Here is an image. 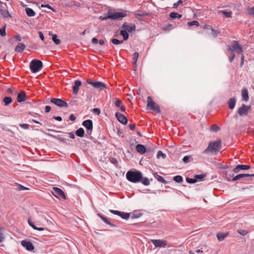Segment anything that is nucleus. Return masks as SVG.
I'll use <instances>...</instances> for the list:
<instances>
[{"mask_svg": "<svg viewBox=\"0 0 254 254\" xmlns=\"http://www.w3.org/2000/svg\"><path fill=\"white\" fill-rule=\"evenodd\" d=\"M127 180L133 183L141 182L144 186H149L150 182L148 178L143 177L142 173L139 171H128L126 174Z\"/></svg>", "mask_w": 254, "mask_h": 254, "instance_id": "nucleus-1", "label": "nucleus"}, {"mask_svg": "<svg viewBox=\"0 0 254 254\" xmlns=\"http://www.w3.org/2000/svg\"><path fill=\"white\" fill-rule=\"evenodd\" d=\"M221 148V141L218 140L215 141L210 142L207 148L203 151V153H208L209 152H213L219 151Z\"/></svg>", "mask_w": 254, "mask_h": 254, "instance_id": "nucleus-2", "label": "nucleus"}, {"mask_svg": "<svg viewBox=\"0 0 254 254\" xmlns=\"http://www.w3.org/2000/svg\"><path fill=\"white\" fill-rule=\"evenodd\" d=\"M146 109L152 111H154L158 113H160L161 110L160 107L152 99L150 96L147 98Z\"/></svg>", "mask_w": 254, "mask_h": 254, "instance_id": "nucleus-3", "label": "nucleus"}, {"mask_svg": "<svg viewBox=\"0 0 254 254\" xmlns=\"http://www.w3.org/2000/svg\"><path fill=\"white\" fill-rule=\"evenodd\" d=\"M43 66L42 62L38 60H33L30 64V68L32 72L35 73L41 70Z\"/></svg>", "mask_w": 254, "mask_h": 254, "instance_id": "nucleus-4", "label": "nucleus"}, {"mask_svg": "<svg viewBox=\"0 0 254 254\" xmlns=\"http://www.w3.org/2000/svg\"><path fill=\"white\" fill-rule=\"evenodd\" d=\"M53 190V191H52V193L55 197L60 199H66L64 192L61 189L57 187H54Z\"/></svg>", "mask_w": 254, "mask_h": 254, "instance_id": "nucleus-5", "label": "nucleus"}, {"mask_svg": "<svg viewBox=\"0 0 254 254\" xmlns=\"http://www.w3.org/2000/svg\"><path fill=\"white\" fill-rule=\"evenodd\" d=\"M251 111V106H246L245 104H242V106L238 108V113L241 116H247Z\"/></svg>", "mask_w": 254, "mask_h": 254, "instance_id": "nucleus-6", "label": "nucleus"}, {"mask_svg": "<svg viewBox=\"0 0 254 254\" xmlns=\"http://www.w3.org/2000/svg\"><path fill=\"white\" fill-rule=\"evenodd\" d=\"M126 16V14L122 12H110L108 14V17L112 19H120Z\"/></svg>", "mask_w": 254, "mask_h": 254, "instance_id": "nucleus-7", "label": "nucleus"}, {"mask_svg": "<svg viewBox=\"0 0 254 254\" xmlns=\"http://www.w3.org/2000/svg\"><path fill=\"white\" fill-rule=\"evenodd\" d=\"M228 50L230 51H234L238 54H240L243 51V48L237 41H234L233 45L228 47Z\"/></svg>", "mask_w": 254, "mask_h": 254, "instance_id": "nucleus-8", "label": "nucleus"}, {"mask_svg": "<svg viewBox=\"0 0 254 254\" xmlns=\"http://www.w3.org/2000/svg\"><path fill=\"white\" fill-rule=\"evenodd\" d=\"M51 102L60 107H67L68 105L66 102L59 98H52Z\"/></svg>", "mask_w": 254, "mask_h": 254, "instance_id": "nucleus-9", "label": "nucleus"}, {"mask_svg": "<svg viewBox=\"0 0 254 254\" xmlns=\"http://www.w3.org/2000/svg\"><path fill=\"white\" fill-rule=\"evenodd\" d=\"M152 243L155 247L165 248L167 245L166 241L162 240H150Z\"/></svg>", "mask_w": 254, "mask_h": 254, "instance_id": "nucleus-10", "label": "nucleus"}, {"mask_svg": "<svg viewBox=\"0 0 254 254\" xmlns=\"http://www.w3.org/2000/svg\"><path fill=\"white\" fill-rule=\"evenodd\" d=\"M122 27L125 29V30L128 32H132L135 30L136 26L133 23L128 24L127 22H125L122 26Z\"/></svg>", "mask_w": 254, "mask_h": 254, "instance_id": "nucleus-11", "label": "nucleus"}, {"mask_svg": "<svg viewBox=\"0 0 254 254\" xmlns=\"http://www.w3.org/2000/svg\"><path fill=\"white\" fill-rule=\"evenodd\" d=\"M110 212L114 214H116L120 216L123 219L127 220L130 217V214L128 213H125L124 212L119 211L118 210H110Z\"/></svg>", "mask_w": 254, "mask_h": 254, "instance_id": "nucleus-12", "label": "nucleus"}, {"mask_svg": "<svg viewBox=\"0 0 254 254\" xmlns=\"http://www.w3.org/2000/svg\"><path fill=\"white\" fill-rule=\"evenodd\" d=\"M248 177H250V176L248 174H240L234 176L232 179H231L230 178H228L227 176L226 178L229 182H235L243 178H247V179H248Z\"/></svg>", "mask_w": 254, "mask_h": 254, "instance_id": "nucleus-13", "label": "nucleus"}, {"mask_svg": "<svg viewBox=\"0 0 254 254\" xmlns=\"http://www.w3.org/2000/svg\"><path fill=\"white\" fill-rule=\"evenodd\" d=\"M21 244L23 247H25L29 251H32L34 249V247L31 242L23 240L21 242Z\"/></svg>", "mask_w": 254, "mask_h": 254, "instance_id": "nucleus-14", "label": "nucleus"}, {"mask_svg": "<svg viewBox=\"0 0 254 254\" xmlns=\"http://www.w3.org/2000/svg\"><path fill=\"white\" fill-rule=\"evenodd\" d=\"M115 115L119 122L125 125L127 124V120L124 115L118 112H117Z\"/></svg>", "mask_w": 254, "mask_h": 254, "instance_id": "nucleus-15", "label": "nucleus"}, {"mask_svg": "<svg viewBox=\"0 0 254 254\" xmlns=\"http://www.w3.org/2000/svg\"><path fill=\"white\" fill-rule=\"evenodd\" d=\"M82 125L88 130L90 131L91 134L92 129L93 128L92 121L90 120H87L83 122Z\"/></svg>", "mask_w": 254, "mask_h": 254, "instance_id": "nucleus-16", "label": "nucleus"}, {"mask_svg": "<svg viewBox=\"0 0 254 254\" xmlns=\"http://www.w3.org/2000/svg\"><path fill=\"white\" fill-rule=\"evenodd\" d=\"M81 82L80 80H76L74 81V85L72 86L73 92L77 94L79 91V87L81 85Z\"/></svg>", "mask_w": 254, "mask_h": 254, "instance_id": "nucleus-17", "label": "nucleus"}, {"mask_svg": "<svg viewBox=\"0 0 254 254\" xmlns=\"http://www.w3.org/2000/svg\"><path fill=\"white\" fill-rule=\"evenodd\" d=\"M26 46L24 44L19 43L15 48V51L17 53H21L25 49Z\"/></svg>", "mask_w": 254, "mask_h": 254, "instance_id": "nucleus-18", "label": "nucleus"}, {"mask_svg": "<svg viewBox=\"0 0 254 254\" xmlns=\"http://www.w3.org/2000/svg\"><path fill=\"white\" fill-rule=\"evenodd\" d=\"M25 92L23 91H20L17 95V101L20 103L25 101Z\"/></svg>", "mask_w": 254, "mask_h": 254, "instance_id": "nucleus-19", "label": "nucleus"}, {"mask_svg": "<svg viewBox=\"0 0 254 254\" xmlns=\"http://www.w3.org/2000/svg\"><path fill=\"white\" fill-rule=\"evenodd\" d=\"M242 99L245 101H247L249 100V97L248 94V90L244 88L242 89Z\"/></svg>", "mask_w": 254, "mask_h": 254, "instance_id": "nucleus-20", "label": "nucleus"}, {"mask_svg": "<svg viewBox=\"0 0 254 254\" xmlns=\"http://www.w3.org/2000/svg\"><path fill=\"white\" fill-rule=\"evenodd\" d=\"M229 232L227 233H217L216 234L217 238L219 241H222L225 239L228 235Z\"/></svg>", "mask_w": 254, "mask_h": 254, "instance_id": "nucleus-21", "label": "nucleus"}, {"mask_svg": "<svg viewBox=\"0 0 254 254\" xmlns=\"http://www.w3.org/2000/svg\"><path fill=\"white\" fill-rule=\"evenodd\" d=\"M136 151L141 154L144 153L146 151V148L145 146L141 144H137L136 146Z\"/></svg>", "mask_w": 254, "mask_h": 254, "instance_id": "nucleus-22", "label": "nucleus"}, {"mask_svg": "<svg viewBox=\"0 0 254 254\" xmlns=\"http://www.w3.org/2000/svg\"><path fill=\"white\" fill-rule=\"evenodd\" d=\"M228 107L230 109L234 108L236 104V99L235 98H231L228 101Z\"/></svg>", "mask_w": 254, "mask_h": 254, "instance_id": "nucleus-23", "label": "nucleus"}, {"mask_svg": "<svg viewBox=\"0 0 254 254\" xmlns=\"http://www.w3.org/2000/svg\"><path fill=\"white\" fill-rule=\"evenodd\" d=\"M154 176L158 182L164 184H167V182L162 176L159 175L157 173H154Z\"/></svg>", "mask_w": 254, "mask_h": 254, "instance_id": "nucleus-24", "label": "nucleus"}, {"mask_svg": "<svg viewBox=\"0 0 254 254\" xmlns=\"http://www.w3.org/2000/svg\"><path fill=\"white\" fill-rule=\"evenodd\" d=\"M95 88L99 89L100 90H103L106 88V85L104 82L97 81Z\"/></svg>", "mask_w": 254, "mask_h": 254, "instance_id": "nucleus-25", "label": "nucleus"}, {"mask_svg": "<svg viewBox=\"0 0 254 254\" xmlns=\"http://www.w3.org/2000/svg\"><path fill=\"white\" fill-rule=\"evenodd\" d=\"M25 11H26V14L29 17H33V16H34L35 15V12L31 8H29V7L26 8Z\"/></svg>", "mask_w": 254, "mask_h": 254, "instance_id": "nucleus-26", "label": "nucleus"}, {"mask_svg": "<svg viewBox=\"0 0 254 254\" xmlns=\"http://www.w3.org/2000/svg\"><path fill=\"white\" fill-rule=\"evenodd\" d=\"M28 222L29 225L31 227H32L35 230H38V231H43V230H45V229L43 227H36L33 224V223L32 221H31L29 219L28 220Z\"/></svg>", "mask_w": 254, "mask_h": 254, "instance_id": "nucleus-27", "label": "nucleus"}, {"mask_svg": "<svg viewBox=\"0 0 254 254\" xmlns=\"http://www.w3.org/2000/svg\"><path fill=\"white\" fill-rule=\"evenodd\" d=\"M75 134L78 136L83 137L84 134V130L82 128L80 127L76 131Z\"/></svg>", "mask_w": 254, "mask_h": 254, "instance_id": "nucleus-28", "label": "nucleus"}, {"mask_svg": "<svg viewBox=\"0 0 254 254\" xmlns=\"http://www.w3.org/2000/svg\"><path fill=\"white\" fill-rule=\"evenodd\" d=\"M182 15L181 14H179L177 12H172L170 14V17L173 19L178 18H181Z\"/></svg>", "mask_w": 254, "mask_h": 254, "instance_id": "nucleus-29", "label": "nucleus"}, {"mask_svg": "<svg viewBox=\"0 0 254 254\" xmlns=\"http://www.w3.org/2000/svg\"><path fill=\"white\" fill-rule=\"evenodd\" d=\"M120 34L123 37L124 40H127L128 39V34H127L126 30H121L120 32Z\"/></svg>", "mask_w": 254, "mask_h": 254, "instance_id": "nucleus-30", "label": "nucleus"}, {"mask_svg": "<svg viewBox=\"0 0 254 254\" xmlns=\"http://www.w3.org/2000/svg\"><path fill=\"white\" fill-rule=\"evenodd\" d=\"M220 13H222L223 15L226 17H231L232 12L231 11H226L225 10H221L220 11Z\"/></svg>", "mask_w": 254, "mask_h": 254, "instance_id": "nucleus-31", "label": "nucleus"}, {"mask_svg": "<svg viewBox=\"0 0 254 254\" xmlns=\"http://www.w3.org/2000/svg\"><path fill=\"white\" fill-rule=\"evenodd\" d=\"M3 228L0 225V242H2L4 240V235L3 234Z\"/></svg>", "mask_w": 254, "mask_h": 254, "instance_id": "nucleus-32", "label": "nucleus"}, {"mask_svg": "<svg viewBox=\"0 0 254 254\" xmlns=\"http://www.w3.org/2000/svg\"><path fill=\"white\" fill-rule=\"evenodd\" d=\"M206 177L205 175L204 174H199L196 175L194 176V178L195 179L196 182L198 181L202 180Z\"/></svg>", "mask_w": 254, "mask_h": 254, "instance_id": "nucleus-33", "label": "nucleus"}, {"mask_svg": "<svg viewBox=\"0 0 254 254\" xmlns=\"http://www.w3.org/2000/svg\"><path fill=\"white\" fill-rule=\"evenodd\" d=\"M12 101V99L10 97H5L3 98V102L5 106H7L9 104L11 103Z\"/></svg>", "mask_w": 254, "mask_h": 254, "instance_id": "nucleus-34", "label": "nucleus"}, {"mask_svg": "<svg viewBox=\"0 0 254 254\" xmlns=\"http://www.w3.org/2000/svg\"><path fill=\"white\" fill-rule=\"evenodd\" d=\"M58 36L56 34H54L52 36V40L56 45H59L61 43V40L57 38Z\"/></svg>", "mask_w": 254, "mask_h": 254, "instance_id": "nucleus-35", "label": "nucleus"}, {"mask_svg": "<svg viewBox=\"0 0 254 254\" xmlns=\"http://www.w3.org/2000/svg\"><path fill=\"white\" fill-rule=\"evenodd\" d=\"M112 43L114 45H119L122 44L124 42V40H119L117 39L113 38L112 39Z\"/></svg>", "mask_w": 254, "mask_h": 254, "instance_id": "nucleus-36", "label": "nucleus"}, {"mask_svg": "<svg viewBox=\"0 0 254 254\" xmlns=\"http://www.w3.org/2000/svg\"><path fill=\"white\" fill-rule=\"evenodd\" d=\"M247 11L249 15H254V6L252 7H248Z\"/></svg>", "mask_w": 254, "mask_h": 254, "instance_id": "nucleus-37", "label": "nucleus"}, {"mask_svg": "<svg viewBox=\"0 0 254 254\" xmlns=\"http://www.w3.org/2000/svg\"><path fill=\"white\" fill-rule=\"evenodd\" d=\"M173 180L177 183H181L183 181V178L182 176L178 175L174 177Z\"/></svg>", "mask_w": 254, "mask_h": 254, "instance_id": "nucleus-38", "label": "nucleus"}, {"mask_svg": "<svg viewBox=\"0 0 254 254\" xmlns=\"http://www.w3.org/2000/svg\"><path fill=\"white\" fill-rule=\"evenodd\" d=\"M138 57H139V54L137 52H135L133 54V60L134 61L133 64L134 65H135V66L136 65V62H137Z\"/></svg>", "mask_w": 254, "mask_h": 254, "instance_id": "nucleus-39", "label": "nucleus"}, {"mask_svg": "<svg viewBox=\"0 0 254 254\" xmlns=\"http://www.w3.org/2000/svg\"><path fill=\"white\" fill-rule=\"evenodd\" d=\"M188 24L189 26H193L195 25L196 26H198L199 25V23L197 21L194 20L191 22H188Z\"/></svg>", "mask_w": 254, "mask_h": 254, "instance_id": "nucleus-40", "label": "nucleus"}, {"mask_svg": "<svg viewBox=\"0 0 254 254\" xmlns=\"http://www.w3.org/2000/svg\"><path fill=\"white\" fill-rule=\"evenodd\" d=\"M220 129V128L218 126H217V125H213L211 127V128H210V130H212V131H217L218 130H219Z\"/></svg>", "mask_w": 254, "mask_h": 254, "instance_id": "nucleus-41", "label": "nucleus"}, {"mask_svg": "<svg viewBox=\"0 0 254 254\" xmlns=\"http://www.w3.org/2000/svg\"><path fill=\"white\" fill-rule=\"evenodd\" d=\"M238 233L241 235L245 236L248 233V231L243 229H239L237 231Z\"/></svg>", "mask_w": 254, "mask_h": 254, "instance_id": "nucleus-42", "label": "nucleus"}, {"mask_svg": "<svg viewBox=\"0 0 254 254\" xmlns=\"http://www.w3.org/2000/svg\"><path fill=\"white\" fill-rule=\"evenodd\" d=\"M241 170H248L251 168V166L249 165H239Z\"/></svg>", "mask_w": 254, "mask_h": 254, "instance_id": "nucleus-43", "label": "nucleus"}, {"mask_svg": "<svg viewBox=\"0 0 254 254\" xmlns=\"http://www.w3.org/2000/svg\"><path fill=\"white\" fill-rule=\"evenodd\" d=\"M17 186H18L17 190H29V188L24 187L22 185H20V184H18Z\"/></svg>", "mask_w": 254, "mask_h": 254, "instance_id": "nucleus-44", "label": "nucleus"}, {"mask_svg": "<svg viewBox=\"0 0 254 254\" xmlns=\"http://www.w3.org/2000/svg\"><path fill=\"white\" fill-rule=\"evenodd\" d=\"M0 35L1 36H5L6 35L5 26H4L1 29H0Z\"/></svg>", "mask_w": 254, "mask_h": 254, "instance_id": "nucleus-45", "label": "nucleus"}, {"mask_svg": "<svg viewBox=\"0 0 254 254\" xmlns=\"http://www.w3.org/2000/svg\"><path fill=\"white\" fill-rule=\"evenodd\" d=\"M186 181L188 183H190V184H193V183H196V180H195V179L194 178L193 179H191V178H187L186 179Z\"/></svg>", "mask_w": 254, "mask_h": 254, "instance_id": "nucleus-46", "label": "nucleus"}, {"mask_svg": "<svg viewBox=\"0 0 254 254\" xmlns=\"http://www.w3.org/2000/svg\"><path fill=\"white\" fill-rule=\"evenodd\" d=\"M99 216L101 217V218L102 219V220L106 224L111 225V224L110 223V222L108 220V219L105 217L104 216L99 214Z\"/></svg>", "mask_w": 254, "mask_h": 254, "instance_id": "nucleus-47", "label": "nucleus"}, {"mask_svg": "<svg viewBox=\"0 0 254 254\" xmlns=\"http://www.w3.org/2000/svg\"><path fill=\"white\" fill-rule=\"evenodd\" d=\"M116 102H115V105L117 107H120L122 105V102L120 99H115Z\"/></svg>", "mask_w": 254, "mask_h": 254, "instance_id": "nucleus-48", "label": "nucleus"}, {"mask_svg": "<svg viewBox=\"0 0 254 254\" xmlns=\"http://www.w3.org/2000/svg\"><path fill=\"white\" fill-rule=\"evenodd\" d=\"M19 126L25 129H29V125L27 124H21Z\"/></svg>", "mask_w": 254, "mask_h": 254, "instance_id": "nucleus-49", "label": "nucleus"}, {"mask_svg": "<svg viewBox=\"0 0 254 254\" xmlns=\"http://www.w3.org/2000/svg\"><path fill=\"white\" fill-rule=\"evenodd\" d=\"M160 156H161L163 158H165L166 155L165 154L163 153L161 151H159L157 153V157L159 158Z\"/></svg>", "mask_w": 254, "mask_h": 254, "instance_id": "nucleus-50", "label": "nucleus"}, {"mask_svg": "<svg viewBox=\"0 0 254 254\" xmlns=\"http://www.w3.org/2000/svg\"><path fill=\"white\" fill-rule=\"evenodd\" d=\"M182 0H179L177 2L174 3L173 8H177L180 4L182 3Z\"/></svg>", "mask_w": 254, "mask_h": 254, "instance_id": "nucleus-51", "label": "nucleus"}, {"mask_svg": "<svg viewBox=\"0 0 254 254\" xmlns=\"http://www.w3.org/2000/svg\"><path fill=\"white\" fill-rule=\"evenodd\" d=\"M41 7H47L50 9H51L52 10H53V11H55V10H54V9L49 4H41Z\"/></svg>", "mask_w": 254, "mask_h": 254, "instance_id": "nucleus-52", "label": "nucleus"}, {"mask_svg": "<svg viewBox=\"0 0 254 254\" xmlns=\"http://www.w3.org/2000/svg\"><path fill=\"white\" fill-rule=\"evenodd\" d=\"M240 171H241V169H240V168L239 165H237L236 167H235L233 170V172L235 174L238 173L239 172H240Z\"/></svg>", "mask_w": 254, "mask_h": 254, "instance_id": "nucleus-53", "label": "nucleus"}, {"mask_svg": "<svg viewBox=\"0 0 254 254\" xmlns=\"http://www.w3.org/2000/svg\"><path fill=\"white\" fill-rule=\"evenodd\" d=\"M190 158L191 157L190 156H186L183 158V160L184 163H188L190 162Z\"/></svg>", "mask_w": 254, "mask_h": 254, "instance_id": "nucleus-54", "label": "nucleus"}, {"mask_svg": "<svg viewBox=\"0 0 254 254\" xmlns=\"http://www.w3.org/2000/svg\"><path fill=\"white\" fill-rule=\"evenodd\" d=\"M87 83L89 84L92 85L95 88L97 81H91L90 80H87Z\"/></svg>", "mask_w": 254, "mask_h": 254, "instance_id": "nucleus-55", "label": "nucleus"}, {"mask_svg": "<svg viewBox=\"0 0 254 254\" xmlns=\"http://www.w3.org/2000/svg\"><path fill=\"white\" fill-rule=\"evenodd\" d=\"M87 83L89 84L92 85L95 88L97 81H91L90 80H87Z\"/></svg>", "mask_w": 254, "mask_h": 254, "instance_id": "nucleus-56", "label": "nucleus"}, {"mask_svg": "<svg viewBox=\"0 0 254 254\" xmlns=\"http://www.w3.org/2000/svg\"><path fill=\"white\" fill-rule=\"evenodd\" d=\"M211 31H212V35H213V36L214 37H216L219 33V32L218 31L214 30L213 29H212Z\"/></svg>", "mask_w": 254, "mask_h": 254, "instance_id": "nucleus-57", "label": "nucleus"}, {"mask_svg": "<svg viewBox=\"0 0 254 254\" xmlns=\"http://www.w3.org/2000/svg\"><path fill=\"white\" fill-rule=\"evenodd\" d=\"M93 113L97 114L99 115L100 114V110L99 108H94L93 110Z\"/></svg>", "mask_w": 254, "mask_h": 254, "instance_id": "nucleus-58", "label": "nucleus"}, {"mask_svg": "<svg viewBox=\"0 0 254 254\" xmlns=\"http://www.w3.org/2000/svg\"><path fill=\"white\" fill-rule=\"evenodd\" d=\"M203 29H207V30H212V27L210 26V25H205L203 28Z\"/></svg>", "mask_w": 254, "mask_h": 254, "instance_id": "nucleus-59", "label": "nucleus"}, {"mask_svg": "<svg viewBox=\"0 0 254 254\" xmlns=\"http://www.w3.org/2000/svg\"><path fill=\"white\" fill-rule=\"evenodd\" d=\"M235 57V54L233 52H232L231 54V56L229 58L230 62H232V61L234 59Z\"/></svg>", "mask_w": 254, "mask_h": 254, "instance_id": "nucleus-60", "label": "nucleus"}, {"mask_svg": "<svg viewBox=\"0 0 254 254\" xmlns=\"http://www.w3.org/2000/svg\"><path fill=\"white\" fill-rule=\"evenodd\" d=\"M69 120L71 121H74L76 120V118L73 114H71L69 116Z\"/></svg>", "mask_w": 254, "mask_h": 254, "instance_id": "nucleus-61", "label": "nucleus"}, {"mask_svg": "<svg viewBox=\"0 0 254 254\" xmlns=\"http://www.w3.org/2000/svg\"><path fill=\"white\" fill-rule=\"evenodd\" d=\"M244 63V55H242V57H241V64H240V65L241 67L243 66Z\"/></svg>", "mask_w": 254, "mask_h": 254, "instance_id": "nucleus-62", "label": "nucleus"}, {"mask_svg": "<svg viewBox=\"0 0 254 254\" xmlns=\"http://www.w3.org/2000/svg\"><path fill=\"white\" fill-rule=\"evenodd\" d=\"M38 33L39 34V37H40V39L42 40H44V35L43 34L42 32H41V31H39V32H38Z\"/></svg>", "mask_w": 254, "mask_h": 254, "instance_id": "nucleus-63", "label": "nucleus"}, {"mask_svg": "<svg viewBox=\"0 0 254 254\" xmlns=\"http://www.w3.org/2000/svg\"><path fill=\"white\" fill-rule=\"evenodd\" d=\"M51 107H50L49 106H46V107H45V112L46 113H48L50 112V111L51 110Z\"/></svg>", "mask_w": 254, "mask_h": 254, "instance_id": "nucleus-64", "label": "nucleus"}]
</instances>
